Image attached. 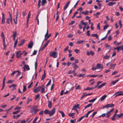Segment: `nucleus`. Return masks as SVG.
Returning a JSON list of instances; mask_svg holds the SVG:
<instances>
[{"instance_id": "27", "label": "nucleus", "mask_w": 123, "mask_h": 123, "mask_svg": "<svg viewBox=\"0 0 123 123\" xmlns=\"http://www.w3.org/2000/svg\"><path fill=\"white\" fill-rule=\"evenodd\" d=\"M116 64H112L111 65V68L110 69H114V67H115Z\"/></svg>"}, {"instance_id": "49", "label": "nucleus", "mask_w": 123, "mask_h": 123, "mask_svg": "<svg viewBox=\"0 0 123 123\" xmlns=\"http://www.w3.org/2000/svg\"><path fill=\"white\" fill-rule=\"evenodd\" d=\"M44 113V111H41L39 113V114L40 115H43Z\"/></svg>"}, {"instance_id": "7", "label": "nucleus", "mask_w": 123, "mask_h": 123, "mask_svg": "<svg viewBox=\"0 0 123 123\" xmlns=\"http://www.w3.org/2000/svg\"><path fill=\"white\" fill-rule=\"evenodd\" d=\"M50 41V40H49L45 43L43 47L42 48V50H43L48 45Z\"/></svg>"}, {"instance_id": "51", "label": "nucleus", "mask_w": 123, "mask_h": 123, "mask_svg": "<svg viewBox=\"0 0 123 123\" xmlns=\"http://www.w3.org/2000/svg\"><path fill=\"white\" fill-rule=\"evenodd\" d=\"M84 74H80L78 75L77 76L79 77H84Z\"/></svg>"}, {"instance_id": "14", "label": "nucleus", "mask_w": 123, "mask_h": 123, "mask_svg": "<svg viewBox=\"0 0 123 123\" xmlns=\"http://www.w3.org/2000/svg\"><path fill=\"white\" fill-rule=\"evenodd\" d=\"M72 65L75 70H76V68H79V67L75 63H73Z\"/></svg>"}, {"instance_id": "33", "label": "nucleus", "mask_w": 123, "mask_h": 123, "mask_svg": "<svg viewBox=\"0 0 123 123\" xmlns=\"http://www.w3.org/2000/svg\"><path fill=\"white\" fill-rule=\"evenodd\" d=\"M93 89V87H92L91 88L90 87H87L84 89V90L85 91L87 90H91Z\"/></svg>"}, {"instance_id": "17", "label": "nucleus", "mask_w": 123, "mask_h": 123, "mask_svg": "<svg viewBox=\"0 0 123 123\" xmlns=\"http://www.w3.org/2000/svg\"><path fill=\"white\" fill-rule=\"evenodd\" d=\"M20 51H19L17 52L16 53V55L17 58H19L21 56V55L22 54V53H20Z\"/></svg>"}, {"instance_id": "3", "label": "nucleus", "mask_w": 123, "mask_h": 123, "mask_svg": "<svg viewBox=\"0 0 123 123\" xmlns=\"http://www.w3.org/2000/svg\"><path fill=\"white\" fill-rule=\"evenodd\" d=\"M37 106H33L30 110V112L32 113L33 114H35L40 110V109H37Z\"/></svg>"}, {"instance_id": "1", "label": "nucleus", "mask_w": 123, "mask_h": 123, "mask_svg": "<svg viewBox=\"0 0 123 123\" xmlns=\"http://www.w3.org/2000/svg\"><path fill=\"white\" fill-rule=\"evenodd\" d=\"M45 90L44 86L42 85L41 86H39L37 89H34V92L35 93H37L40 91L41 93H43L45 91Z\"/></svg>"}, {"instance_id": "48", "label": "nucleus", "mask_w": 123, "mask_h": 123, "mask_svg": "<svg viewBox=\"0 0 123 123\" xmlns=\"http://www.w3.org/2000/svg\"><path fill=\"white\" fill-rule=\"evenodd\" d=\"M76 121V119H75L73 120H71L70 122L71 123H75Z\"/></svg>"}, {"instance_id": "9", "label": "nucleus", "mask_w": 123, "mask_h": 123, "mask_svg": "<svg viewBox=\"0 0 123 123\" xmlns=\"http://www.w3.org/2000/svg\"><path fill=\"white\" fill-rule=\"evenodd\" d=\"M80 105L79 104H76L75 105L73 106V108L72 109V110H74L76 109V108L79 109Z\"/></svg>"}, {"instance_id": "46", "label": "nucleus", "mask_w": 123, "mask_h": 123, "mask_svg": "<svg viewBox=\"0 0 123 123\" xmlns=\"http://www.w3.org/2000/svg\"><path fill=\"white\" fill-rule=\"evenodd\" d=\"M109 26L108 25H105L104 27V30H105V29H107L109 27Z\"/></svg>"}, {"instance_id": "25", "label": "nucleus", "mask_w": 123, "mask_h": 123, "mask_svg": "<svg viewBox=\"0 0 123 123\" xmlns=\"http://www.w3.org/2000/svg\"><path fill=\"white\" fill-rule=\"evenodd\" d=\"M47 3L46 0H42L41 4L42 6H44V4Z\"/></svg>"}, {"instance_id": "30", "label": "nucleus", "mask_w": 123, "mask_h": 123, "mask_svg": "<svg viewBox=\"0 0 123 123\" xmlns=\"http://www.w3.org/2000/svg\"><path fill=\"white\" fill-rule=\"evenodd\" d=\"M21 116V115L20 114H18L17 115L15 116H13V117L14 118H15L16 119H17L19 117Z\"/></svg>"}, {"instance_id": "59", "label": "nucleus", "mask_w": 123, "mask_h": 123, "mask_svg": "<svg viewBox=\"0 0 123 123\" xmlns=\"http://www.w3.org/2000/svg\"><path fill=\"white\" fill-rule=\"evenodd\" d=\"M7 106V105H1L0 107L1 108H4Z\"/></svg>"}, {"instance_id": "39", "label": "nucleus", "mask_w": 123, "mask_h": 123, "mask_svg": "<svg viewBox=\"0 0 123 123\" xmlns=\"http://www.w3.org/2000/svg\"><path fill=\"white\" fill-rule=\"evenodd\" d=\"M10 19L9 18H7L6 20V22L8 24H10Z\"/></svg>"}, {"instance_id": "58", "label": "nucleus", "mask_w": 123, "mask_h": 123, "mask_svg": "<svg viewBox=\"0 0 123 123\" xmlns=\"http://www.w3.org/2000/svg\"><path fill=\"white\" fill-rule=\"evenodd\" d=\"M90 54L92 56L94 54V53L92 50L90 51Z\"/></svg>"}, {"instance_id": "44", "label": "nucleus", "mask_w": 123, "mask_h": 123, "mask_svg": "<svg viewBox=\"0 0 123 123\" xmlns=\"http://www.w3.org/2000/svg\"><path fill=\"white\" fill-rule=\"evenodd\" d=\"M20 110H19L17 111H16L13 112V114H18L19 113V112H20Z\"/></svg>"}, {"instance_id": "37", "label": "nucleus", "mask_w": 123, "mask_h": 123, "mask_svg": "<svg viewBox=\"0 0 123 123\" xmlns=\"http://www.w3.org/2000/svg\"><path fill=\"white\" fill-rule=\"evenodd\" d=\"M18 42V39H17L16 41H15L14 43V48H16V47L17 44Z\"/></svg>"}, {"instance_id": "34", "label": "nucleus", "mask_w": 123, "mask_h": 123, "mask_svg": "<svg viewBox=\"0 0 123 123\" xmlns=\"http://www.w3.org/2000/svg\"><path fill=\"white\" fill-rule=\"evenodd\" d=\"M117 115L118 118H120L122 117H123V113H121L118 115L117 114Z\"/></svg>"}, {"instance_id": "11", "label": "nucleus", "mask_w": 123, "mask_h": 123, "mask_svg": "<svg viewBox=\"0 0 123 123\" xmlns=\"http://www.w3.org/2000/svg\"><path fill=\"white\" fill-rule=\"evenodd\" d=\"M2 20L1 21V23L2 24H4L5 22V15L4 13L3 12L2 13Z\"/></svg>"}, {"instance_id": "24", "label": "nucleus", "mask_w": 123, "mask_h": 123, "mask_svg": "<svg viewBox=\"0 0 123 123\" xmlns=\"http://www.w3.org/2000/svg\"><path fill=\"white\" fill-rule=\"evenodd\" d=\"M105 45L107 49L109 50L111 49V46L110 45H109L108 44L105 43Z\"/></svg>"}, {"instance_id": "15", "label": "nucleus", "mask_w": 123, "mask_h": 123, "mask_svg": "<svg viewBox=\"0 0 123 123\" xmlns=\"http://www.w3.org/2000/svg\"><path fill=\"white\" fill-rule=\"evenodd\" d=\"M33 45V43L31 41L30 42L28 45V47L30 48L31 49L32 48Z\"/></svg>"}, {"instance_id": "54", "label": "nucleus", "mask_w": 123, "mask_h": 123, "mask_svg": "<svg viewBox=\"0 0 123 123\" xmlns=\"http://www.w3.org/2000/svg\"><path fill=\"white\" fill-rule=\"evenodd\" d=\"M81 89V87L80 85H78L75 88L76 90H80Z\"/></svg>"}, {"instance_id": "13", "label": "nucleus", "mask_w": 123, "mask_h": 123, "mask_svg": "<svg viewBox=\"0 0 123 123\" xmlns=\"http://www.w3.org/2000/svg\"><path fill=\"white\" fill-rule=\"evenodd\" d=\"M25 39H23L21 40L18 44L19 46H21L22 45L25 43Z\"/></svg>"}, {"instance_id": "55", "label": "nucleus", "mask_w": 123, "mask_h": 123, "mask_svg": "<svg viewBox=\"0 0 123 123\" xmlns=\"http://www.w3.org/2000/svg\"><path fill=\"white\" fill-rule=\"evenodd\" d=\"M14 81V80H8V82H7V83H11Z\"/></svg>"}, {"instance_id": "4", "label": "nucleus", "mask_w": 123, "mask_h": 123, "mask_svg": "<svg viewBox=\"0 0 123 123\" xmlns=\"http://www.w3.org/2000/svg\"><path fill=\"white\" fill-rule=\"evenodd\" d=\"M58 53L55 51H53L50 53L49 54V56L52 57L54 58H55L57 57Z\"/></svg>"}, {"instance_id": "45", "label": "nucleus", "mask_w": 123, "mask_h": 123, "mask_svg": "<svg viewBox=\"0 0 123 123\" xmlns=\"http://www.w3.org/2000/svg\"><path fill=\"white\" fill-rule=\"evenodd\" d=\"M119 80H116V81H114L112 82L111 83H112L113 85H115L117 82Z\"/></svg>"}, {"instance_id": "16", "label": "nucleus", "mask_w": 123, "mask_h": 123, "mask_svg": "<svg viewBox=\"0 0 123 123\" xmlns=\"http://www.w3.org/2000/svg\"><path fill=\"white\" fill-rule=\"evenodd\" d=\"M116 3L115 2H110L107 4V5L110 6H112Z\"/></svg>"}, {"instance_id": "12", "label": "nucleus", "mask_w": 123, "mask_h": 123, "mask_svg": "<svg viewBox=\"0 0 123 123\" xmlns=\"http://www.w3.org/2000/svg\"><path fill=\"white\" fill-rule=\"evenodd\" d=\"M96 66V67L97 69H101L103 67L102 65L100 64H97Z\"/></svg>"}, {"instance_id": "20", "label": "nucleus", "mask_w": 123, "mask_h": 123, "mask_svg": "<svg viewBox=\"0 0 123 123\" xmlns=\"http://www.w3.org/2000/svg\"><path fill=\"white\" fill-rule=\"evenodd\" d=\"M24 67L27 70H30V69L29 66L28 65L25 64L24 66Z\"/></svg>"}, {"instance_id": "62", "label": "nucleus", "mask_w": 123, "mask_h": 123, "mask_svg": "<svg viewBox=\"0 0 123 123\" xmlns=\"http://www.w3.org/2000/svg\"><path fill=\"white\" fill-rule=\"evenodd\" d=\"M21 108V107H19L18 106H17L14 109V110H16L18 109H19Z\"/></svg>"}, {"instance_id": "60", "label": "nucleus", "mask_w": 123, "mask_h": 123, "mask_svg": "<svg viewBox=\"0 0 123 123\" xmlns=\"http://www.w3.org/2000/svg\"><path fill=\"white\" fill-rule=\"evenodd\" d=\"M13 97L11 99V100L12 101L13 99L15 98H16V96L15 95H13Z\"/></svg>"}, {"instance_id": "2", "label": "nucleus", "mask_w": 123, "mask_h": 123, "mask_svg": "<svg viewBox=\"0 0 123 123\" xmlns=\"http://www.w3.org/2000/svg\"><path fill=\"white\" fill-rule=\"evenodd\" d=\"M55 108H53L51 111H50L48 110H46L44 111V113L46 114H48L50 116L53 115L55 112Z\"/></svg>"}, {"instance_id": "10", "label": "nucleus", "mask_w": 123, "mask_h": 123, "mask_svg": "<svg viewBox=\"0 0 123 123\" xmlns=\"http://www.w3.org/2000/svg\"><path fill=\"white\" fill-rule=\"evenodd\" d=\"M122 92H117L115 93L113 96L116 95L115 96V97H116L117 96L123 95V93H122Z\"/></svg>"}, {"instance_id": "31", "label": "nucleus", "mask_w": 123, "mask_h": 123, "mask_svg": "<svg viewBox=\"0 0 123 123\" xmlns=\"http://www.w3.org/2000/svg\"><path fill=\"white\" fill-rule=\"evenodd\" d=\"M94 111V110H92V111H89L86 114V117H87L88 116V115L90 113H91L93 111Z\"/></svg>"}, {"instance_id": "38", "label": "nucleus", "mask_w": 123, "mask_h": 123, "mask_svg": "<svg viewBox=\"0 0 123 123\" xmlns=\"http://www.w3.org/2000/svg\"><path fill=\"white\" fill-rule=\"evenodd\" d=\"M91 36L92 37H95L97 38H98V36L97 34H92L91 35Z\"/></svg>"}, {"instance_id": "5", "label": "nucleus", "mask_w": 123, "mask_h": 123, "mask_svg": "<svg viewBox=\"0 0 123 123\" xmlns=\"http://www.w3.org/2000/svg\"><path fill=\"white\" fill-rule=\"evenodd\" d=\"M114 105L113 104L111 103V104H107L103 107V108H108V107H114Z\"/></svg>"}, {"instance_id": "53", "label": "nucleus", "mask_w": 123, "mask_h": 123, "mask_svg": "<svg viewBox=\"0 0 123 123\" xmlns=\"http://www.w3.org/2000/svg\"><path fill=\"white\" fill-rule=\"evenodd\" d=\"M118 112V110L117 109H116V111H115V113L113 115V118H114V117H115V116L116 115H117L116 114V113H117Z\"/></svg>"}, {"instance_id": "36", "label": "nucleus", "mask_w": 123, "mask_h": 123, "mask_svg": "<svg viewBox=\"0 0 123 123\" xmlns=\"http://www.w3.org/2000/svg\"><path fill=\"white\" fill-rule=\"evenodd\" d=\"M92 105V104H88L87 105H86V106H85V109H86L87 108L89 107H90Z\"/></svg>"}, {"instance_id": "52", "label": "nucleus", "mask_w": 123, "mask_h": 123, "mask_svg": "<svg viewBox=\"0 0 123 123\" xmlns=\"http://www.w3.org/2000/svg\"><path fill=\"white\" fill-rule=\"evenodd\" d=\"M40 96V95L39 94H38L37 95L35 96V100H37Z\"/></svg>"}, {"instance_id": "64", "label": "nucleus", "mask_w": 123, "mask_h": 123, "mask_svg": "<svg viewBox=\"0 0 123 123\" xmlns=\"http://www.w3.org/2000/svg\"><path fill=\"white\" fill-rule=\"evenodd\" d=\"M74 51L76 53H78L80 52V51L77 49H76Z\"/></svg>"}, {"instance_id": "26", "label": "nucleus", "mask_w": 123, "mask_h": 123, "mask_svg": "<svg viewBox=\"0 0 123 123\" xmlns=\"http://www.w3.org/2000/svg\"><path fill=\"white\" fill-rule=\"evenodd\" d=\"M84 42V41L83 40H80L77 41L76 43L77 44H80Z\"/></svg>"}, {"instance_id": "61", "label": "nucleus", "mask_w": 123, "mask_h": 123, "mask_svg": "<svg viewBox=\"0 0 123 123\" xmlns=\"http://www.w3.org/2000/svg\"><path fill=\"white\" fill-rule=\"evenodd\" d=\"M119 24L120 25V28H121L122 26V23L121 21H120L119 22Z\"/></svg>"}, {"instance_id": "42", "label": "nucleus", "mask_w": 123, "mask_h": 123, "mask_svg": "<svg viewBox=\"0 0 123 123\" xmlns=\"http://www.w3.org/2000/svg\"><path fill=\"white\" fill-rule=\"evenodd\" d=\"M51 80H50L48 83L47 84L46 86H48L49 85H50L51 83Z\"/></svg>"}, {"instance_id": "40", "label": "nucleus", "mask_w": 123, "mask_h": 123, "mask_svg": "<svg viewBox=\"0 0 123 123\" xmlns=\"http://www.w3.org/2000/svg\"><path fill=\"white\" fill-rule=\"evenodd\" d=\"M75 113H69L68 114V116L70 117H72L74 116L75 115Z\"/></svg>"}, {"instance_id": "18", "label": "nucleus", "mask_w": 123, "mask_h": 123, "mask_svg": "<svg viewBox=\"0 0 123 123\" xmlns=\"http://www.w3.org/2000/svg\"><path fill=\"white\" fill-rule=\"evenodd\" d=\"M103 58L104 59H108L110 58V55H103Z\"/></svg>"}, {"instance_id": "47", "label": "nucleus", "mask_w": 123, "mask_h": 123, "mask_svg": "<svg viewBox=\"0 0 123 123\" xmlns=\"http://www.w3.org/2000/svg\"><path fill=\"white\" fill-rule=\"evenodd\" d=\"M13 107V106L12 105L10 108H9L6 111L7 112H8V111L12 110Z\"/></svg>"}, {"instance_id": "32", "label": "nucleus", "mask_w": 123, "mask_h": 123, "mask_svg": "<svg viewBox=\"0 0 123 123\" xmlns=\"http://www.w3.org/2000/svg\"><path fill=\"white\" fill-rule=\"evenodd\" d=\"M1 37L2 38L3 40L5 39V36L3 32H2L1 34Z\"/></svg>"}, {"instance_id": "22", "label": "nucleus", "mask_w": 123, "mask_h": 123, "mask_svg": "<svg viewBox=\"0 0 123 123\" xmlns=\"http://www.w3.org/2000/svg\"><path fill=\"white\" fill-rule=\"evenodd\" d=\"M46 75L45 72V70L44 71V73L43 74L42 76V78L41 80H43L46 77Z\"/></svg>"}, {"instance_id": "19", "label": "nucleus", "mask_w": 123, "mask_h": 123, "mask_svg": "<svg viewBox=\"0 0 123 123\" xmlns=\"http://www.w3.org/2000/svg\"><path fill=\"white\" fill-rule=\"evenodd\" d=\"M48 107L50 108H51L52 107V103L51 101L48 100Z\"/></svg>"}, {"instance_id": "50", "label": "nucleus", "mask_w": 123, "mask_h": 123, "mask_svg": "<svg viewBox=\"0 0 123 123\" xmlns=\"http://www.w3.org/2000/svg\"><path fill=\"white\" fill-rule=\"evenodd\" d=\"M17 72H18V71H14L12 73V74H11V75H14L15 74H16V73Z\"/></svg>"}, {"instance_id": "43", "label": "nucleus", "mask_w": 123, "mask_h": 123, "mask_svg": "<svg viewBox=\"0 0 123 123\" xmlns=\"http://www.w3.org/2000/svg\"><path fill=\"white\" fill-rule=\"evenodd\" d=\"M68 6L66 4L64 6V8H63V10L65 11L66 9L68 7Z\"/></svg>"}, {"instance_id": "21", "label": "nucleus", "mask_w": 123, "mask_h": 123, "mask_svg": "<svg viewBox=\"0 0 123 123\" xmlns=\"http://www.w3.org/2000/svg\"><path fill=\"white\" fill-rule=\"evenodd\" d=\"M117 115H116L115 116V117H114V118H113V116L111 118V119L113 121H115L116 120V119H118L119 118H118V117H117Z\"/></svg>"}, {"instance_id": "29", "label": "nucleus", "mask_w": 123, "mask_h": 123, "mask_svg": "<svg viewBox=\"0 0 123 123\" xmlns=\"http://www.w3.org/2000/svg\"><path fill=\"white\" fill-rule=\"evenodd\" d=\"M106 84V83H103L101 85H100L99 86H98L97 88L98 89H100V88H101L102 87L104 86Z\"/></svg>"}, {"instance_id": "41", "label": "nucleus", "mask_w": 123, "mask_h": 123, "mask_svg": "<svg viewBox=\"0 0 123 123\" xmlns=\"http://www.w3.org/2000/svg\"><path fill=\"white\" fill-rule=\"evenodd\" d=\"M26 90V86H23V92H25Z\"/></svg>"}, {"instance_id": "56", "label": "nucleus", "mask_w": 123, "mask_h": 123, "mask_svg": "<svg viewBox=\"0 0 123 123\" xmlns=\"http://www.w3.org/2000/svg\"><path fill=\"white\" fill-rule=\"evenodd\" d=\"M3 46H6V42L5 41V39H3Z\"/></svg>"}, {"instance_id": "23", "label": "nucleus", "mask_w": 123, "mask_h": 123, "mask_svg": "<svg viewBox=\"0 0 123 123\" xmlns=\"http://www.w3.org/2000/svg\"><path fill=\"white\" fill-rule=\"evenodd\" d=\"M107 95H104L100 98V100L101 101H104Z\"/></svg>"}, {"instance_id": "57", "label": "nucleus", "mask_w": 123, "mask_h": 123, "mask_svg": "<svg viewBox=\"0 0 123 123\" xmlns=\"http://www.w3.org/2000/svg\"><path fill=\"white\" fill-rule=\"evenodd\" d=\"M106 113H103L101 115L99 116V117H104L105 116Z\"/></svg>"}, {"instance_id": "35", "label": "nucleus", "mask_w": 123, "mask_h": 123, "mask_svg": "<svg viewBox=\"0 0 123 123\" xmlns=\"http://www.w3.org/2000/svg\"><path fill=\"white\" fill-rule=\"evenodd\" d=\"M97 98H96L94 99H93L90 100L89 101V102L90 103L93 102L97 99Z\"/></svg>"}, {"instance_id": "28", "label": "nucleus", "mask_w": 123, "mask_h": 123, "mask_svg": "<svg viewBox=\"0 0 123 123\" xmlns=\"http://www.w3.org/2000/svg\"><path fill=\"white\" fill-rule=\"evenodd\" d=\"M59 112L62 114V117H64L65 116V114L63 111L59 110Z\"/></svg>"}, {"instance_id": "6", "label": "nucleus", "mask_w": 123, "mask_h": 123, "mask_svg": "<svg viewBox=\"0 0 123 123\" xmlns=\"http://www.w3.org/2000/svg\"><path fill=\"white\" fill-rule=\"evenodd\" d=\"M114 110V109H111L109 111H108L106 113V115L107 116H106V117L107 118L110 117L111 115V113Z\"/></svg>"}, {"instance_id": "8", "label": "nucleus", "mask_w": 123, "mask_h": 123, "mask_svg": "<svg viewBox=\"0 0 123 123\" xmlns=\"http://www.w3.org/2000/svg\"><path fill=\"white\" fill-rule=\"evenodd\" d=\"M13 34L12 36V37H13V40L15 41V40L16 37V36L17 32L16 31H13Z\"/></svg>"}, {"instance_id": "63", "label": "nucleus", "mask_w": 123, "mask_h": 123, "mask_svg": "<svg viewBox=\"0 0 123 123\" xmlns=\"http://www.w3.org/2000/svg\"><path fill=\"white\" fill-rule=\"evenodd\" d=\"M118 72V71H116L115 72H113L112 74H111V75H115Z\"/></svg>"}]
</instances>
